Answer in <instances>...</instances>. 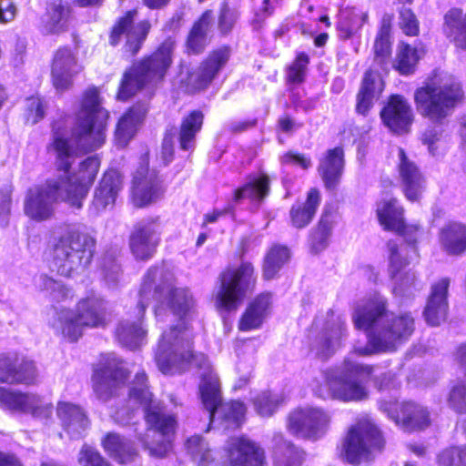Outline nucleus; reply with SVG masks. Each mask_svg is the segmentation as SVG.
I'll list each match as a JSON object with an SVG mask.
<instances>
[{"mask_svg":"<svg viewBox=\"0 0 466 466\" xmlns=\"http://www.w3.org/2000/svg\"><path fill=\"white\" fill-rule=\"evenodd\" d=\"M352 321L356 329L367 331V345L354 348V352L361 356L393 352L409 340L415 329L412 315L389 313L387 299L380 294L360 302L352 314Z\"/></svg>","mask_w":466,"mask_h":466,"instance_id":"7ed1b4c3","label":"nucleus"},{"mask_svg":"<svg viewBox=\"0 0 466 466\" xmlns=\"http://www.w3.org/2000/svg\"><path fill=\"white\" fill-rule=\"evenodd\" d=\"M57 415L72 439L83 437L90 424L86 412L79 406L69 402L58 403Z\"/></svg>","mask_w":466,"mask_h":466,"instance_id":"7c9ffc66","label":"nucleus"},{"mask_svg":"<svg viewBox=\"0 0 466 466\" xmlns=\"http://www.w3.org/2000/svg\"><path fill=\"white\" fill-rule=\"evenodd\" d=\"M144 371L137 372L132 382L128 399L111 411L114 421L120 425L130 424L141 407L148 426L145 434L137 433V439L153 457L162 458L167 453L170 443L167 439L174 433L177 420L165 411L163 404L153 398Z\"/></svg>","mask_w":466,"mask_h":466,"instance_id":"20e7f679","label":"nucleus"},{"mask_svg":"<svg viewBox=\"0 0 466 466\" xmlns=\"http://www.w3.org/2000/svg\"><path fill=\"white\" fill-rule=\"evenodd\" d=\"M102 443L106 451L120 463L132 460L136 455V450L131 441L118 434L108 433Z\"/></svg>","mask_w":466,"mask_h":466,"instance_id":"c03bdc74","label":"nucleus"},{"mask_svg":"<svg viewBox=\"0 0 466 466\" xmlns=\"http://www.w3.org/2000/svg\"><path fill=\"white\" fill-rule=\"evenodd\" d=\"M289 257L290 253L287 247L274 245L265 257L263 277L266 279L275 278L280 268L289 261Z\"/></svg>","mask_w":466,"mask_h":466,"instance_id":"de8ad7c7","label":"nucleus"},{"mask_svg":"<svg viewBox=\"0 0 466 466\" xmlns=\"http://www.w3.org/2000/svg\"><path fill=\"white\" fill-rule=\"evenodd\" d=\"M193 333L188 327L177 325L165 330L158 341L155 360L161 372L184 370L194 366L209 370V362L202 353L192 350ZM199 384V393L211 424L218 423L224 430L239 427L246 413V406L239 400L221 401L219 382L217 375L204 371Z\"/></svg>","mask_w":466,"mask_h":466,"instance_id":"f03ea898","label":"nucleus"},{"mask_svg":"<svg viewBox=\"0 0 466 466\" xmlns=\"http://www.w3.org/2000/svg\"><path fill=\"white\" fill-rule=\"evenodd\" d=\"M450 285L451 279L448 277L441 278L431 285L423 311L425 320L431 326H439L447 318Z\"/></svg>","mask_w":466,"mask_h":466,"instance_id":"393cba45","label":"nucleus"},{"mask_svg":"<svg viewBox=\"0 0 466 466\" xmlns=\"http://www.w3.org/2000/svg\"><path fill=\"white\" fill-rule=\"evenodd\" d=\"M36 289L45 293L54 301H61L70 296V289H68L62 282L54 279L53 278L41 274L35 280Z\"/></svg>","mask_w":466,"mask_h":466,"instance_id":"8fccbe9b","label":"nucleus"},{"mask_svg":"<svg viewBox=\"0 0 466 466\" xmlns=\"http://www.w3.org/2000/svg\"><path fill=\"white\" fill-rule=\"evenodd\" d=\"M254 267L243 262L236 269H227L220 274L219 288L216 294V305L225 310L236 309L256 285Z\"/></svg>","mask_w":466,"mask_h":466,"instance_id":"9b49d317","label":"nucleus"},{"mask_svg":"<svg viewBox=\"0 0 466 466\" xmlns=\"http://www.w3.org/2000/svg\"><path fill=\"white\" fill-rule=\"evenodd\" d=\"M282 400L279 394L270 390H263L252 398V403L256 412L262 417L273 415Z\"/></svg>","mask_w":466,"mask_h":466,"instance_id":"3c124183","label":"nucleus"},{"mask_svg":"<svg viewBox=\"0 0 466 466\" xmlns=\"http://www.w3.org/2000/svg\"><path fill=\"white\" fill-rule=\"evenodd\" d=\"M107 117V111L100 106L98 90L95 87L87 89L83 96L72 137L67 139L58 132L54 133L52 148L56 156L57 168L64 171V176L58 180L28 188L24 200V211L27 217L36 221L48 219L53 215V204L58 199L77 208L82 207V200L96 177L100 161L95 156L88 157L80 163L76 174H70L69 170L79 152L93 151L103 145Z\"/></svg>","mask_w":466,"mask_h":466,"instance_id":"f257e3e1","label":"nucleus"},{"mask_svg":"<svg viewBox=\"0 0 466 466\" xmlns=\"http://www.w3.org/2000/svg\"><path fill=\"white\" fill-rule=\"evenodd\" d=\"M399 25L407 35L415 36L419 34V22L410 8L402 7L400 9Z\"/></svg>","mask_w":466,"mask_h":466,"instance_id":"052dcab7","label":"nucleus"},{"mask_svg":"<svg viewBox=\"0 0 466 466\" xmlns=\"http://www.w3.org/2000/svg\"><path fill=\"white\" fill-rule=\"evenodd\" d=\"M137 14L136 10L128 11L120 17L112 28L109 37V42L114 46L125 37L123 53L127 57L135 56L139 52L151 28L150 23L147 20L135 24Z\"/></svg>","mask_w":466,"mask_h":466,"instance_id":"f3484780","label":"nucleus"},{"mask_svg":"<svg viewBox=\"0 0 466 466\" xmlns=\"http://www.w3.org/2000/svg\"><path fill=\"white\" fill-rule=\"evenodd\" d=\"M228 458L231 466H265L264 451L246 438L232 440Z\"/></svg>","mask_w":466,"mask_h":466,"instance_id":"cd10ccee","label":"nucleus"},{"mask_svg":"<svg viewBox=\"0 0 466 466\" xmlns=\"http://www.w3.org/2000/svg\"><path fill=\"white\" fill-rule=\"evenodd\" d=\"M159 218H145L133 225L128 238L132 255L137 260L147 261L157 252L161 239Z\"/></svg>","mask_w":466,"mask_h":466,"instance_id":"dca6fc26","label":"nucleus"},{"mask_svg":"<svg viewBox=\"0 0 466 466\" xmlns=\"http://www.w3.org/2000/svg\"><path fill=\"white\" fill-rule=\"evenodd\" d=\"M106 301L96 293L80 299L76 312L63 309L56 312L52 324L56 332L70 341H76L84 328H100L106 324Z\"/></svg>","mask_w":466,"mask_h":466,"instance_id":"1a4fd4ad","label":"nucleus"},{"mask_svg":"<svg viewBox=\"0 0 466 466\" xmlns=\"http://www.w3.org/2000/svg\"><path fill=\"white\" fill-rule=\"evenodd\" d=\"M136 311L135 319L128 318L121 320L116 329V336L119 343L130 350L139 347L147 333L142 326L145 312L139 313V300Z\"/></svg>","mask_w":466,"mask_h":466,"instance_id":"473e14b6","label":"nucleus"},{"mask_svg":"<svg viewBox=\"0 0 466 466\" xmlns=\"http://www.w3.org/2000/svg\"><path fill=\"white\" fill-rule=\"evenodd\" d=\"M204 115L199 110L192 111L183 118L178 133L179 147L182 150H190L195 147L196 136L201 130Z\"/></svg>","mask_w":466,"mask_h":466,"instance_id":"37998d69","label":"nucleus"},{"mask_svg":"<svg viewBox=\"0 0 466 466\" xmlns=\"http://www.w3.org/2000/svg\"><path fill=\"white\" fill-rule=\"evenodd\" d=\"M347 337L346 319L329 309L321 330L310 343V351L316 357L327 360L341 348Z\"/></svg>","mask_w":466,"mask_h":466,"instance_id":"2eb2a0df","label":"nucleus"},{"mask_svg":"<svg viewBox=\"0 0 466 466\" xmlns=\"http://www.w3.org/2000/svg\"><path fill=\"white\" fill-rule=\"evenodd\" d=\"M374 384L379 390H389L399 386L395 373L390 370L381 372L376 376L374 378Z\"/></svg>","mask_w":466,"mask_h":466,"instance_id":"0e129e2a","label":"nucleus"},{"mask_svg":"<svg viewBox=\"0 0 466 466\" xmlns=\"http://www.w3.org/2000/svg\"><path fill=\"white\" fill-rule=\"evenodd\" d=\"M271 304V295L262 293L258 295L247 308L242 315L238 328L242 331L258 329L268 314Z\"/></svg>","mask_w":466,"mask_h":466,"instance_id":"f704fd0d","label":"nucleus"},{"mask_svg":"<svg viewBox=\"0 0 466 466\" xmlns=\"http://www.w3.org/2000/svg\"><path fill=\"white\" fill-rule=\"evenodd\" d=\"M458 457H460V448L446 449L439 454L438 463L440 466H460Z\"/></svg>","mask_w":466,"mask_h":466,"instance_id":"338daca9","label":"nucleus"},{"mask_svg":"<svg viewBox=\"0 0 466 466\" xmlns=\"http://www.w3.org/2000/svg\"><path fill=\"white\" fill-rule=\"evenodd\" d=\"M379 408L404 431H423L431 425L430 411L418 402L404 401L399 404L392 399H383L379 401Z\"/></svg>","mask_w":466,"mask_h":466,"instance_id":"ddd939ff","label":"nucleus"},{"mask_svg":"<svg viewBox=\"0 0 466 466\" xmlns=\"http://www.w3.org/2000/svg\"><path fill=\"white\" fill-rule=\"evenodd\" d=\"M377 216L380 225L386 230L395 231L404 236L410 245L417 241L418 226H406L403 218V208L396 198L382 199L377 204Z\"/></svg>","mask_w":466,"mask_h":466,"instance_id":"4be33fe9","label":"nucleus"},{"mask_svg":"<svg viewBox=\"0 0 466 466\" xmlns=\"http://www.w3.org/2000/svg\"><path fill=\"white\" fill-rule=\"evenodd\" d=\"M380 116L383 123L394 132L406 130L413 119L410 104L399 95L390 96L387 106L380 112Z\"/></svg>","mask_w":466,"mask_h":466,"instance_id":"bb28decb","label":"nucleus"},{"mask_svg":"<svg viewBox=\"0 0 466 466\" xmlns=\"http://www.w3.org/2000/svg\"><path fill=\"white\" fill-rule=\"evenodd\" d=\"M238 10L230 6L227 2H224L220 7L218 17V29L221 35H228L234 28L237 21L239 18Z\"/></svg>","mask_w":466,"mask_h":466,"instance_id":"864d4df0","label":"nucleus"},{"mask_svg":"<svg viewBox=\"0 0 466 466\" xmlns=\"http://www.w3.org/2000/svg\"><path fill=\"white\" fill-rule=\"evenodd\" d=\"M174 274L165 265L151 266L144 275L138 291L139 313L146 311L151 300H156L155 314L159 320L169 310L182 319L196 310L197 302L187 288H174Z\"/></svg>","mask_w":466,"mask_h":466,"instance_id":"39448f33","label":"nucleus"},{"mask_svg":"<svg viewBox=\"0 0 466 466\" xmlns=\"http://www.w3.org/2000/svg\"><path fill=\"white\" fill-rule=\"evenodd\" d=\"M272 441L274 466H300L302 452L292 443L284 440L281 433H275Z\"/></svg>","mask_w":466,"mask_h":466,"instance_id":"a19ab883","label":"nucleus"},{"mask_svg":"<svg viewBox=\"0 0 466 466\" xmlns=\"http://www.w3.org/2000/svg\"><path fill=\"white\" fill-rule=\"evenodd\" d=\"M228 57L229 50L227 47L211 53L196 70L188 73L187 84L188 90L197 91L206 88L226 65Z\"/></svg>","mask_w":466,"mask_h":466,"instance_id":"5701e85b","label":"nucleus"},{"mask_svg":"<svg viewBox=\"0 0 466 466\" xmlns=\"http://www.w3.org/2000/svg\"><path fill=\"white\" fill-rule=\"evenodd\" d=\"M368 19L367 12L355 7L342 9L337 25L339 38L346 40L358 34Z\"/></svg>","mask_w":466,"mask_h":466,"instance_id":"ea45409f","label":"nucleus"},{"mask_svg":"<svg viewBox=\"0 0 466 466\" xmlns=\"http://www.w3.org/2000/svg\"><path fill=\"white\" fill-rule=\"evenodd\" d=\"M443 33L458 48L466 50V13L451 8L444 15Z\"/></svg>","mask_w":466,"mask_h":466,"instance_id":"c9c22d12","label":"nucleus"},{"mask_svg":"<svg viewBox=\"0 0 466 466\" xmlns=\"http://www.w3.org/2000/svg\"><path fill=\"white\" fill-rule=\"evenodd\" d=\"M0 408L11 412L31 414L40 420H47L53 413V405L39 395L3 386H0Z\"/></svg>","mask_w":466,"mask_h":466,"instance_id":"6ab92c4d","label":"nucleus"},{"mask_svg":"<svg viewBox=\"0 0 466 466\" xmlns=\"http://www.w3.org/2000/svg\"><path fill=\"white\" fill-rule=\"evenodd\" d=\"M330 415L319 408L304 407L294 410L288 419L289 431L299 437L318 440L329 430Z\"/></svg>","mask_w":466,"mask_h":466,"instance_id":"a211bd4d","label":"nucleus"},{"mask_svg":"<svg viewBox=\"0 0 466 466\" xmlns=\"http://www.w3.org/2000/svg\"><path fill=\"white\" fill-rule=\"evenodd\" d=\"M320 193L317 188H311L304 203L294 204L289 211L292 226L297 228L307 227L314 218L320 204Z\"/></svg>","mask_w":466,"mask_h":466,"instance_id":"e433bc0d","label":"nucleus"},{"mask_svg":"<svg viewBox=\"0 0 466 466\" xmlns=\"http://www.w3.org/2000/svg\"><path fill=\"white\" fill-rule=\"evenodd\" d=\"M37 378L33 360L16 353L0 354V383L31 385Z\"/></svg>","mask_w":466,"mask_h":466,"instance_id":"aec40b11","label":"nucleus"},{"mask_svg":"<svg viewBox=\"0 0 466 466\" xmlns=\"http://www.w3.org/2000/svg\"><path fill=\"white\" fill-rule=\"evenodd\" d=\"M424 54L422 47L411 46L406 43H400L394 63V67L401 75L412 74L416 65Z\"/></svg>","mask_w":466,"mask_h":466,"instance_id":"49530a36","label":"nucleus"},{"mask_svg":"<svg viewBox=\"0 0 466 466\" xmlns=\"http://www.w3.org/2000/svg\"><path fill=\"white\" fill-rule=\"evenodd\" d=\"M214 16L211 10L205 11L200 18L194 24L192 30L202 33L203 35L207 36L208 33L213 26Z\"/></svg>","mask_w":466,"mask_h":466,"instance_id":"774afa93","label":"nucleus"},{"mask_svg":"<svg viewBox=\"0 0 466 466\" xmlns=\"http://www.w3.org/2000/svg\"><path fill=\"white\" fill-rule=\"evenodd\" d=\"M371 372L372 367L347 359L342 370L327 371L324 383L313 386L314 394L324 400L336 399L344 401L363 400L367 397L368 391L361 384L360 377L370 375Z\"/></svg>","mask_w":466,"mask_h":466,"instance_id":"9d476101","label":"nucleus"},{"mask_svg":"<svg viewBox=\"0 0 466 466\" xmlns=\"http://www.w3.org/2000/svg\"><path fill=\"white\" fill-rule=\"evenodd\" d=\"M123 187V178L116 169L106 171L96 188L93 206L97 211L113 207L119 191Z\"/></svg>","mask_w":466,"mask_h":466,"instance_id":"c756f323","label":"nucleus"},{"mask_svg":"<svg viewBox=\"0 0 466 466\" xmlns=\"http://www.w3.org/2000/svg\"><path fill=\"white\" fill-rule=\"evenodd\" d=\"M96 239L86 233L67 228L53 246L52 265L61 276L74 277L82 273L91 263Z\"/></svg>","mask_w":466,"mask_h":466,"instance_id":"6e6552de","label":"nucleus"},{"mask_svg":"<svg viewBox=\"0 0 466 466\" xmlns=\"http://www.w3.org/2000/svg\"><path fill=\"white\" fill-rule=\"evenodd\" d=\"M127 377L126 370L114 353L102 356L92 376L93 390L96 398L106 402L116 396Z\"/></svg>","mask_w":466,"mask_h":466,"instance_id":"f8f14e48","label":"nucleus"},{"mask_svg":"<svg viewBox=\"0 0 466 466\" xmlns=\"http://www.w3.org/2000/svg\"><path fill=\"white\" fill-rule=\"evenodd\" d=\"M69 10L62 0H54L46 9L41 30L45 35L59 34L66 29Z\"/></svg>","mask_w":466,"mask_h":466,"instance_id":"58836bf2","label":"nucleus"},{"mask_svg":"<svg viewBox=\"0 0 466 466\" xmlns=\"http://www.w3.org/2000/svg\"><path fill=\"white\" fill-rule=\"evenodd\" d=\"M438 240L441 249L449 256H461L466 253V224L451 220L439 230Z\"/></svg>","mask_w":466,"mask_h":466,"instance_id":"c85d7f7f","label":"nucleus"},{"mask_svg":"<svg viewBox=\"0 0 466 466\" xmlns=\"http://www.w3.org/2000/svg\"><path fill=\"white\" fill-rule=\"evenodd\" d=\"M119 249L117 248H111L105 252L101 258V273L105 284L109 289H116L122 279V269L117 262Z\"/></svg>","mask_w":466,"mask_h":466,"instance_id":"a18cd8bd","label":"nucleus"},{"mask_svg":"<svg viewBox=\"0 0 466 466\" xmlns=\"http://www.w3.org/2000/svg\"><path fill=\"white\" fill-rule=\"evenodd\" d=\"M164 194L162 181L155 170L140 166L135 172L132 182V201L143 208L159 200Z\"/></svg>","mask_w":466,"mask_h":466,"instance_id":"412c9836","label":"nucleus"},{"mask_svg":"<svg viewBox=\"0 0 466 466\" xmlns=\"http://www.w3.org/2000/svg\"><path fill=\"white\" fill-rule=\"evenodd\" d=\"M25 107V118L28 123L35 125L44 118L46 105L40 97L31 96L27 98Z\"/></svg>","mask_w":466,"mask_h":466,"instance_id":"bf43d9fd","label":"nucleus"},{"mask_svg":"<svg viewBox=\"0 0 466 466\" xmlns=\"http://www.w3.org/2000/svg\"><path fill=\"white\" fill-rule=\"evenodd\" d=\"M269 177L266 174L253 175L248 178L244 186L234 193V201L248 198L252 201L263 200L269 192Z\"/></svg>","mask_w":466,"mask_h":466,"instance_id":"79ce46f5","label":"nucleus"},{"mask_svg":"<svg viewBox=\"0 0 466 466\" xmlns=\"http://www.w3.org/2000/svg\"><path fill=\"white\" fill-rule=\"evenodd\" d=\"M398 171L404 194L409 200L416 201L423 191L424 177L417 165L407 157L405 151L400 147L398 148Z\"/></svg>","mask_w":466,"mask_h":466,"instance_id":"a878e982","label":"nucleus"},{"mask_svg":"<svg viewBox=\"0 0 466 466\" xmlns=\"http://www.w3.org/2000/svg\"><path fill=\"white\" fill-rule=\"evenodd\" d=\"M395 281L393 292L396 296H411L414 291L420 289V284L417 280V277L414 272L408 271L404 275H396V278H392Z\"/></svg>","mask_w":466,"mask_h":466,"instance_id":"5fc2aeb1","label":"nucleus"},{"mask_svg":"<svg viewBox=\"0 0 466 466\" xmlns=\"http://www.w3.org/2000/svg\"><path fill=\"white\" fill-rule=\"evenodd\" d=\"M383 439L377 427L370 420L359 421L351 427L343 443L347 461L351 463L367 460L372 450H380Z\"/></svg>","mask_w":466,"mask_h":466,"instance_id":"4468645a","label":"nucleus"},{"mask_svg":"<svg viewBox=\"0 0 466 466\" xmlns=\"http://www.w3.org/2000/svg\"><path fill=\"white\" fill-rule=\"evenodd\" d=\"M78 461L82 466H111L98 451L88 445L82 447Z\"/></svg>","mask_w":466,"mask_h":466,"instance_id":"680f3d73","label":"nucleus"},{"mask_svg":"<svg viewBox=\"0 0 466 466\" xmlns=\"http://www.w3.org/2000/svg\"><path fill=\"white\" fill-rule=\"evenodd\" d=\"M381 80L379 75L371 70L365 73L360 91L357 95L356 110L366 115L373 106L376 96L381 92Z\"/></svg>","mask_w":466,"mask_h":466,"instance_id":"4c0bfd02","label":"nucleus"},{"mask_svg":"<svg viewBox=\"0 0 466 466\" xmlns=\"http://www.w3.org/2000/svg\"><path fill=\"white\" fill-rule=\"evenodd\" d=\"M187 453L195 461L198 462V466H204L211 458V451L206 441L198 435L192 436L186 442Z\"/></svg>","mask_w":466,"mask_h":466,"instance_id":"603ef678","label":"nucleus"},{"mask_svg":"<svg viewBox=\"0 0 466 466\" xmlns=\"http://www.w3.org/2000/svg\"><path fill=\"white\" fill-rule=\"evenodd\" d=\"M76 55L68 47L59 48L54 56L52 63V81L58 91H65L73 85V77L81 71Z\"/></svg>","mask_w":466,"mask_h":466,"instance_id":"b1692460","label":"nucleus"},{"mask_svg":"<svg viewBox=\"0 0 466 466\" xmlns=\"http://www.w3.org/2000/svg\"><path fill=\"white\" fill-rule=\"evenodd\" d=\"M344 169V153L341 147L327 151L320 160L318 170L328 190H335L339 184Z\"/></svg>","mask_w":466,"mask_h":466,"instance_id":"2f4dec72","label":"nucleus"},{"mask_svg":"<svg viewBox=\"0 0 466 466\" xmlns=\"http://www.w3.org/2000/svg\"><path fill=\"white\" fill-rule=\"evenodd\" d=\"M442 130L439 127L427 129L422 137V141L428 146L429 151L432 156L437 154L436 143L441 139Z\"/></svg>","mask_w":466,"mask_h":466,"instance_id":"69168bd1","label":"nucleus"},{"mask_svg":"<svg viewBox=\"0 0 466 466\" xmlns=\"http://www.w3.org/2000/svg\"><path fill=\"white\" fill-rule=\"evenodd\" d=\"M147 113L144 104L133 106L118 121L116 130V139L120 147H125L135 136L137 127Z\"/></svg>","mask_w":466,"mask_h":466,"instance_id":"72a5a7b5","label":"nucleus"},{"mask_svg":"<svg viewBox=\"0 0 466 466\" xmlns=\"http://www.w3.org/2000/svg\"><path fill=\"white\" fill-rule=\"evenodd\" d=\"M333 221L331 214L328 209H324L316 228L310 236V245L314 252L318 253L327 248L329 238L331 236Z\"/></svg>","mask_w":466,"mask_h":466,"instance_id":"09e8293b","label":"nucleus"},{"mask_svg":"<svg viewBox=\"0 0 466 466\" xmlns=\"http://www.w3.org/2000/svg\"><path fill=\"white\" fill-rule=\"evenodd\" d=\"M174 48L175 41L167 38L152 55L135 63L124 73L116 98L126 101L146 86L162 81L172 64Z\"/></svg>","mask_w":466,"mask_h":466,"instance_id":"0eeeda50","label":"nucleus"},{"mask_svg":"<svg viewBox=\"0 0 466 466\" xmlns=\"http://www.w3.org/2000/svg\"><path fill=\"white\" fill-rule=\"evenodd\" d=\"M462 96L461 85L451 75L440 72L416 89L414 102L422 117L441 126L451 116Z\"/></svg>","mask_w":466,"mask_h":466,"instance_id":"423d86ee","label":"nucleus"},{"mask_svg":"<svg viewBox=\"0 0 466 466\" xmlns=\"http://www.w3.org/2000/svg\"><path fill=\"white\" fill-rule=\"evenodd\" d=\"M447 403L458 413H466V379L455 382L449 392Z\"/></svg>","mask_w":466,"mask_h":466,"instance_id":"6e6d98bb","label":"nucleus"},{"mask_svg":"<svg viewBox=\"0 0 466 466\" xmlns=\"http://www.w3.org/2000/svg\"><path fill=\"white\" fill-rule=\"evenodd\" d=\"M390 53L389 30L383 25L378 34L374 43V54L376 59L382 63Z\"/></svg>","mask_w":466,"mask_h":466,"instance_id":"e2e57ef3","label":"nucleus"},{"mask_svg":"<svg viewBox=\"0 0 466 466\" xmlns=\"http://www.w3.org/2000/svg\"><path fill=\"white\" fill-rule=\"evenodd\" d=\"M387 247L390 253V275L391 278H396V275L400 274L401 269L407 265V260L401 256L396 241L390 240L387 243Z\"/></svg>","mask_w":466,"mask_h":466,"instance_id":"13d9d810","label":"nucleus"},{"mask_svg":"<svg viewBox=\"0 0 466 466\" xmlns=\"http://www.w3.org/2000/svg\"><path fill=\"white\" fill-rule=\"evenodd\" d=\"M309 58L305 53L297 56L294 62L289 68L288 79L292 83H301L304 80Z\"/></svg>","mask_w":466,"mask_h":466,"instance_id":"4d7b16f0","label":"nucleus"}]
</instances>
